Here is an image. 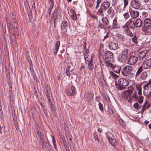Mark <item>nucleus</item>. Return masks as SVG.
I'll use <instances>...</instances> for the list:
<instances>
[{"label":"nucleus","mask_w":151,"mask_h":151,"mask_svg":"<svg viewBox=\"0 0 151 151\" xmlns=\"http://www.w3.org/2000/svg\"><path fill=\"white\" fill-rule=\"evenodd\" d=\"M135 27L136 28H139L141 27L142 24V22L139 19H137L135 22Z\"/></svg>","instance_id":"obj_29"},{"label":"nucleus","mask_w":151,"mask_h":151,"mask_svg":"<svg viewBox=\"0 0 151 151\" xmlns=\"http://www.w3.org/2000/svg\"><path fill=\"white\" fill-rule=\"evenodd\" d=\"M99 109L100 111H104V108L103 104L101 102H99Z\"/></svg>","instance_id":"obj_46"},{"label":"nucleus","mask_w":151,"mask_h":151,"mask_svg":"<svg viewBox=\"0 0 151 151\" xmlns=\"http://www.w3.org/2000/svg\"><path fill=\"white\" fill-rule=\"evenodd\" d=\"M144 26L147 28H151V20L148 18L145 19L144 21Z\"/></svg>","instance_id":"obj_19"},{"label":"nucleus","mask_w":151,"mask_h":151,"mask_svg":"<svg viewBox=\"0 0 151 151\" xmlns=\"http://www.w3.org/2000/svg\"><path fill=\"white\" fill-rule=\"evenodd\" d=\"M143 31L146 35H148L151 33V28L144 27L143 29Z\"/></svg>","instance_id":"obj_34"},{"label":"nucleus","mask_w":151,"mask_h":151,"mask_svg":"<svg viewBox=\"0 0 151 151\" xmlns=\"http://www.w3.org/2000/svg\"><path fill=\"white\" fill-rule=\"evenodd\" d=\"M142 66L145 69L150 68L151 67V58L145 60L142 64Z\"/></svg>","instance_id":"obj_7"},{"label":"nucleus","mask_w":151,"mask_h":151,"mask_svg":"<svg viewBox=\"0 0 151 151\" xmlns=\"http://www.w3.org/2000/svg\"><path fill=\"white\" fill-rule=\"evenodd\" d=\"M134 107L136 109H138L139 108L138 103H134Z\"/></svg>","instance_id":"obj_50"},{"label":"nucleus","mask_w":151,"mask_h":151,"mask_svg":"<svg viewBox=\"0 0 151 151\" xmlns=\"http://www.w3.org/2000/svg\"><path fill=\"white\" fill-rule=\"evenodd\" d=\"M118 84L116 85V87L118 90H122L124 89L125 87L128 86L129 83L126 79L121 78L118 80Z\"/></svg>","instance_id":"obj_2"},{"label":"nucleus","mask_w":151,"mask_h":151,"mask_svg":"<svg viewBox=\"0 0 151 151\" xmlns=\"http://www.w3.org/2000/svg\"><path fill=\"white\" fill-rule=\"evenodd\" d=\"M53 144H56V141L54 136H52Z\"/></svg>","instance_id":"obj_59"},{"label":"nucleus","mask_w":151,"mask_h":151,"mask_svg":"<svg viewBox=\"0 0 151 151\" xmlns=\"http://www.w3.org/2000/svg\"><path fill=\"white\" fill-rule=\"evenodd\" d=\"M54 146V147L55 150L56 151H58V148H57V146H56V144H53Z\"/></svg>","instance_id":"obj_64"},{"label":"nucleus","mask_w":151,"mask_h":151,"mask_svg":"<svg viewBox=\"0 0 151 151\" xmlns=\"http://www.w3.org/2000/svg\"><path fill=\"white\" fill-rule=\"evenodd\" d=\"M106 14L107 17H109L112 19L115 13L114 10L112 9L111 7L107 11Z\"/></svg>","instance_id":"obj_16"},{"label":"nucleus","mask_w":151,"mask_h":151,"mask_svg":"<svg viewBox=\"0 0 151 151\" xmlns=\"http://www.w3.org/2000/svg\"><path fill=\"white\" fill-rule=\"evenodd\" d=\"M121 72L122 76L131 81L135 79L136 72L130 65H127L123 67L121 70Z\"/></svg>","instance_id":"obj_1"},{"label":"nucleus","mask_w":151,"mask_h":151,"mask_svg":"<svg viewBox=\"0 0 151 151\" xmlns=\"http://www.w3.org/2000/svg\"><path fill=\"white\" fill-rule=\"evenodd\" d=\"M85 62L88 65V69L90 70H92L94 68V65L91 59V60L88 59L86 60Z\"/></svg>","instance_id":"obj_17"},{"label":"nucleus","mask_w":151,"mask_h":151,"mask_svg":"<svg viewBox=\"0 0 151 151\" xmlns=\"http://www.w3.org/2000/svg\"><path fill=\"white\" fill-rule=\"evenodd\" d=\"M94 56V54L93 53L92 54L91 56V58H89L88 59L89 60H91H91L92 61H93V58Z\"/></svg>","instance_id":"obj_62"},{"label":"nucleus","mask_w":151,"mask_h":151,"mask_svg":"<svg viewBox=\"0 0 151 151\" xmlns=\"http://www.w3.org/2000/svg\"><path fill=\"white\" fill-rule=\"evenodd\" d=\"M119 28V25L117 21V18H115L113 21L112 25V29H118Z\"/></svg>","instance_id":"obj_15"},{"label":"nucleus","mask_w":151,"mask_h":151,"mask_svg":"<svg viewBox=\"0 0 151 151\" xmlns=\"http://www.w3.org/2000/svg\"><path fill=\"white\" fill-rule=\"evenodd\" d=\"M60 45V42L59 41H58L56 42V43L54 49L55 51H54V55H56V53L58 52Z\"/></svg>","instance_id":"obj_30"},{"label":"nucleus","mask_w":151,"mask_h":151,"mask_svg":"<svg viewBox=\"0 0 151 151\" xmlns=\"http://www.w3.org/2000/svg\"><path fill=\"white\" fill-rule=\"evenodd\" d=\"M117 39L119 41L124 42L125 38L124 35L118 33L116 35Z\"/></svg>","instance_id":"obj_24"},{"label":"nucleus","mask_w":151,"mask_h":151,"mask_svg":"<svg viewBox=\"0 0 151 151\" xmlns=\"http://www.w3.org/2000/svg\"><path fill=\"white\" fill-rule=\"evenodd\" d=\"M94 138H95V140L96 141H98V142L99 141V139L98 138V135H95L94 136Z\"/></svg>","instance_id":"obj_58"},{"label":"nucleus","mask_w":151,"mask_h":151,"mask_svg":"<svg viewBox=\"0 0 151 151\" xmlns=\"http://www.w3.org/2000/svg\"><path fill=\"white\" fill-rule=\"evenodd\" d=\"M104 24H102V23L99 24V26L100 28L101 29L104 28Z\"/></svg>","instance_id":"obj_55"},{"label":"nucleus","mask_w":151,"mask_h":151,"mask_svg":"<svg viewBox=\"0 0 151 151\" xmlns=\"http://www.w3.org/2000/svg\"><path fill=\"white\" fill-rule=\"evenodd\" d=\"M106 136L109 143L112 145L115 146L117 145L116 139H114V135L111 133L109 132L106 133Z\"/></svg>","instance_id":"obj_4"},{"label":"nucleus","mask_w":151,"mask_h":151,"mask_svg":"<svg viewBox=\"0 0 151 151\" xmlns=\"http://www.w3.org/2000/svg\"><path fill=\"white\" fill-rule=\"evenodd\" d=\"M112 69L115 72L119 73L121 71V67L117 66H114Z\"/></svg>","instance_id":"obj_33"},{"label":"nucleus","mask_w":151,"mask_h":151,"mask_svg":"<svg viewBox=\"0 0 151 151\" xmlns=\"http://www.w3.org/2000/svg\"><path fill=\"white\" fill-rule=\"evenodd\" d=\"M110 6V3L107 1H105L103 2L101 5V7L104 11L106 10Z\"/></svg>","instance_id":"obj_23"},{"label":"nucleus","mask_w":151,"mask_h":151,"mask_svg":"<svg viewBox=\"0 0 151 151\" xmlns=\"http://www.w3.org/2000/svg\"><path fill=\"white\" fill-rule=\"evenodd\" d=\"M109 114L110 115H113L114 114L113 111L111 109H109Z\"/></svg>","instance_id":"obj_54"},{"label":"nucleus","mask_w":151,"mask_h":151,"mask_svg":"<svg viewBox=\"0 0 151 151\" xmlns=\"http://www.w3.org/2000/svg\"><path fill=\"white\" fill-rule=\"evenodd\" d=\"M128 0H124V9H125L126 6L128 5Z\"/></svg>","instance_id":"obj_49"},{"label":"nucleus","mask_w":151,"mask_h":151,"mask_svg":"<svg viewBox=\"0 0 151 151\" xmlns=\"http://www.w3.org/2000/svg\"><path fill=\"white\" fill-rule=\"evenodd\" d=\"M67 94L69 96H73L76 92V88L73 86H72L71 89H67L65 90Z\"/></svg>","instance_id":"obj_12"},{"label":"nucleus","mask_w":151,"mask_h":151,"mask_svg":"<svg viewBox=\"0 0 151 151\" xmlns=\"http://www.w3.org/2000/svg\"><path fill=\"white\" fill-rule=\"evenodd\" d=\"M70 65L68 66L66 70V73L67 76L69 77L70 76V72L72 73L73 69H70Z\"/></svg>","instance_id":"obj_36"},{"label":"nucleus","mask_w":151,"mask_h":151,"mask_svg":"<svg viewBox=\"0 0 151 151\" xmlns=\"http://www.w3.org/2000/svg\"><path fill=\"white\" fill-rule=\"evenodd\" d=\"M50 6L49 8L50 9H52L54 6V2H50Z\"/></svg>","instance_id":"obj_53"},{"label":"nucleus","mask_w":151,"mask_h":151,"mask_svg":"<svg viewBox=\"0 0 151 151\" xmlns=\"http://www.w3.org/2000/svg\"><path fill=\"white\" fill-rule=\"evenodd\" d=\"M134 90V89L132 86H130L128 87V90L125 91L122 94L123 96L127 99L130 97L131 95Z\"/></svg>","instance_id":"obj_5"},{"label":"nucleus","mask_w":151,"mask_h":151,"mask_svg":"<svg viewBox=\"0 0 151 151\" xmlns=\"http://www.w3.org/2000/svg\"><path fill=\"white\" fill-rule=\"evenodd\" d=\"M148 53V51L147 50H143L140 52L139 54V59L141 60H142L146 56L147 54Z\"/></svg>","instance_id":"obj_18"},{"label":"nucleus","mask_w":151,"mask_h":151,"mask_svg":"<svg viewBox=\"0 0 151 151\" xmlns=\"http://www.w3.org/2000/svg\"><path fill=\"white\" fill-rule=\"evenodd\" d=\"M113 54L111 51H107L106 52L105 54V57L106 58L109 59L113 58Z\"/></svg>","instance_id":"obj_25"},{"label":"nucleus","mask_w":151,"mask_h":151,"mask_svg":"<svg viewBox=\"0 0 151 151\" xmlns=\"http://www.w3.org/2000/svg\"><path fill=\"white\" fill-rule=\"evenodd\" d=\"M43 109V111H44L45 114L47 115V114L48 113H47V109L45 107V108L43 109Z\"/></svg>","instance_id":"obj_56"},{"label":"nucleus","mask_w":151,"mask_h":151,"mask_svg":"<svg viewBox=\"0 0 151 151\" xmlns=\"http://www.w3.org/2000/svg\"><path fill=\"white\" fill-rule=\"evenodd\" d=\"M49 102L51 110L52 111H55L56 110V108L54 106V104L52 103L51 100L50 101V102Z\"/></svg>","instance_id":"obj_42"},{"label":"nucleus","mask_w":151,"mask_h":151,"mask_svg":"<svg viewBox=\"0 0 151 151\" xmlns=\"http://www.w3.org/2000/svg\"><path fill=\"white\" fill-rule=\"evenodd\" d=\"M45 91V93L47 99L48 100L49 102L50 103V101H51V99L52 98V95L50 86H46Z\"/></svg>","instance_id":"obj_10"},{"label":"nucleus","mask_w":151,"mask_h":151,"mask_svg":"<svg viewBox=\"0 0 151 151\" xmlns=\"http://www.w3.org/2000/svg\"><path fill=\"white\" fill-rule=\"evenodd\" d=\"M64 146L65 147V148L66 150V151H69V148L68 146L67 145H64Z\"/></svg>","instance_id":"obj_57"},{"label":"nucleus","mask_w":151,"mask_h":151,"mask_svg":"<svg viewBox=\"0 0 151 151\" xmlns=\"http://www.w3.org/2000/svg\"><path fill=\"white\" fill-rule=\"evenodd\" d=\"M128 56L121 54H120L118 57V60L121 63L125 62L127 59Z\"/></svg>","instance_id":"obj_14"},{"label":"nucleus","mask_w":151,"mask_h":151,"mask_svg":"<svg viewBox=\"0 0 151 151\" xmlns=\"http://www.w3.org/2000/svg\"><path fill=\"white\" fill-rule=\"evenodd\" d=\"M105 65L109 68H113L114 65L111 63L109 61H106L105 63Z\"/></svg>","instance_id":"obj_38"},{"label":"nucleus","mask_w":151,"mask_h":151,"mask_svg":"<svg viewBox=\"0 0 151 151\" xmlns=\"http://www.w3.org/2000/svg\"><path fill=\"white\" fill-rule=\"evenodd\" d=\"M147 107L145 105H143L142 106V108L141 110V112L143 113L144 111L147 109Z\"/></svg>","instance_id":"obj_51"},{"label":"nucleus","mask_w":151,"mask_h":151,"mask_svg":"<svg viewBox=\"0 0 151 151\" xmlns=\"http://www.w3.org/2000/svg\"><path fill=\"white\" fill-rule=\"evenodd\" d=\"M68 24V23L67 21H63L62 22L61 24V29L62 31H63L64 29H66Z\"/></svg>","instance_id":"obj_28"},{"label":"nucleus","mask_w":151,"mask_h":151,"mask_svg":"<svg viewBox=\"0 0 151 151\" xmlns=\"http://www.w3.org/2000/svg\"><path fill=\"white\" fill-rule=\"evenodd\" d=\"M86 42H84V43L83 47L84 48V50H83V53L84 56V59L85 60H87L86 59L89 56V51L88 50H87L86 49Z\"/></svg>","instance_id":"obj_22"},{"label":"nucleus","mask_w":151,"mask_h":151,"mask_svg":"<svg viewBox=\"0 0 151 151\" xmlns=\"http://www.w3.org/2000/svg\"><path fill=\"white\" fill-rule=\"evenodd\" d=\"M126 24L128 26L132 29H134L135 27V23L132 21V19H129V20L127 22Z\"/></svg>","instance_id":"obj_21"},{"label":"nucleus","mask_w":151,"mask_h":151,"mask_svg":"<svg viewBox=\"0 0 151 151\" xmlns=\"http://www.w3.org/2000/svg\"><path fill=\"white\" fill-rule=\"evenodd\" d=\"M147 76V72L145 71L143 72L141 74L140 78L142 80L145 79Z\"/></svg>","instance_id":"obj_32"},{"label":"nucleus","mask_w":151,"mask_h":151,"mask_svg":"<svg viewBox=\"0 0 151 151\" xmlns=\"http://www.w3.org/2000/svg\"><path fill=\"white\" fill-rule=\"evenodd\" d=\"M143 86L144 95L147 97L151 96V82H149Z\"/></svg>","instance_id":"obj_3"},{"label":"nucleus","mask_w":151,"mask_h":151,"mask_svg":"<svg viewBox=\"0 0 151 151\" xmlns=\"http://www.w3.org/2000/svg\"><path fill=\"white\" fill-rule=\"evenodd\" d=\"M119 122L120 124L122 125V127H123L124 126L125 122L122 119H119Z\"/></svg>","instance_id":"obj_48"},{"label":"nucleus","mask_w":151,"mask_h":151,"mask_svg":"<svg viewBox=\"0 0 151 151\" xmlns=\"http://www.w3.org/2000/svg\"><path fill=\"white\" fill-rule=\"evenodd\" d=\"M137 38L136 35H134L132 38V42L135 44L137 43Z\"/></svg>","instance_id":"obj_43"},{"label":"nucleus","mask_w":151,"mask_h":151,"mask_svg":"<svg viewBox=\"0 0 151 151\" xmlns=\"http://www.w3.org/2000/svg\"><path fill=\"white\" fill-rule=\"evenodd\" d=\"M125 19L126 20V19H128L129 17V14L128 12L126 13L123 14Z\"/></svg>","instance_id":"obj_45"},{"label":"nucleus","mask_w":151,"mask_h":151,"mask_svg":"<svg viewBox=\"0 0 151 151\" xmlns=\"http://www.w3.org/2000/svg\"><path fill=\"white\" fill-rule=\"evenodd\" d=\"M143 97L142 96H139L138 99V101L140 103H142L143 102Z\"/></svg>","instance_id":"obj_47"},{"label":"nucleus","mask_w":151,"mask_h":151,"mask_svg":"<svg viewBox=\"0 0 151 151\" xmlns=\"http://www.w3.org/2000/svg\"><path fill=\"white\" fill-rule=\"evenodd\" d=\"M137 90L138 91V93L139 95H141L142 94V88L140 85H136V86Z\"/></svg>","instance_id":"obj_37"},{"label":"nucleus","mask_w":151,"mask_h":151,"mask_svg":"<svg viewBox=\"0 0 151 151\" xmlns=\"http://www.w3.org/2000/svg\"><path fill=\"white\" fill-rule=\"evenodd\" d=\"M39 138H40V143L41 145L47 142L48 140L47 137L41 132L38 131L37 132Z\"/></svg>","instance_id":"obj_6"},{"label":"nucleus","mask_w":151,"mask_h":151,"mask_svg":"<svg viewBox=\"0 0 151 151\" xmlns=\"http://www.w3.org/2000/svg\"><path fill=\"white\" fill-rule=\"evenodd\" d=\"M132 98H133L134 99H137V96L136 93H135L132 96Z\"/></svg>","instance_id":"obj_60"},{"label":"nucleus","mask_w":151,"mask_h":151,"mask_svg":"<svg viewBox=\"0 0 151 151\" xmlns=\"http://www.w3.org/2000/svg\"><path fill=\"white\" fill-rule=\"evenodd\" d=\"M40 104L42 108V109H43L45 108V105L43 103H42L41 102H40Z\"/></svg>","instance_id":"obj_63"},{"label":"nucleus","mask_w":151,"mask_h":151,"mask_svg":"<svg viewBox=\"0 0 151 151\" xmlns=\"http://www.w3.org/2000/svg\"><path fill=\"white\" fill-rule=\"evenodd\" d=\"M109 73L110 75L115 79H117L118 77L119 76L117 75L116 74L114 73L113 71H109Z\"/></svg>","instance_id":"obj_39"},{"label":"nucleus","mask_w":151,"mask_h":151,"mask_svg":"<svg viewBox=\"0 0 151 151\" xmlns=\"http://www.w3.org/2000/svg\"><path fill=\"white\" fill-rule=\"evenodd\" d=\"M122 29L123 31L125 32V30H127L129 29L128 26L126 24H125V25L122 26Z\"/></svg>","instance_id":"obj_44"},{"label":"nucleus","mask_w":151,"mask_h":151,"mask_svg":"<svg viewBox=\"0 0 151 151\" xmlns=\"http://www.w3.org/2000/svg\"><path fill=\"white\" fill-rule=\"evenodd\" d=\"M128 47L126 45H124L123 46V48L122 50L121 54L127 56L128 53Z\"/></svg>","instance_id":"obj_27"},{"label":"nucleus","mask_w":151,"mask_h":151,"mask_svg":"<svg viewBox=\"0 0 151 151\" xmlns=\"http://www.w3.org/2000/svg\"><path fill=\"white\" fill-rule=\"evenodd\" d=\"M130 13L131 17L133 18H137L139 15V12L134 10H130Z\"/></svg>","instance_id":"obj_20"},{"label":"nucleus","mask_w":151,"mask_h":151,"mask_svg":"<svg viewBox=\"0 0 151 151\" xmlns=\"http://www.w3.org/2000/svg\"><path fill=\"white\" fill-rule=\"evenodd\" d=\"M72 17L74 20H76L77 18L76 15H74L73 14L72 15Z\"/></svg>","instance_id":"obj_61"},{"label":"nucleus","mask_w":151,"mask_h":151,"mask_svg":"<svg viewBox=\"0 0 151 151\" xmlns=\"http://www.w3.org/2000/svg\"><path fill=\"white\" fill-rule=\"evenodd\" d=\"M109 47L111 50H116L119 48L118 43L114 42H111L109 44Z\"/></svg>","instance_id":"obj_11"},{"label":"nucleus","mask_w":151,"mask_h":151,"mask_svg":"<svg viewBox=\"0 0 151 151\" xmlns=\"http://www.w3.org/2000/svg\"><path fill=\"white\" fill-rule=\"evenodd\" d=\"M143 67H142V66H141L138 68L137 72L135 73V79L139 75V74L141 72H142L143 71Z\"/></svg>","instance_id":"obj_31"},{"label":"nucleus","mask_w":151,"mask_h":151,"mask_svg":"<svg viewBox=\"0 0 151 151\" xmlns=\"http://www.w3.org/2000/svg\"><path fill=\"white\" fill-rule=\"evenodd\" d=\"M131 5L132 8L138 9L140 7L141 4L138 0H132L131 2Z\"/></svg>","instance_id":"obj_8"},{"label":"nucleus","mask_w":151,"mask_h":151,"mask_svg":"<svg viewBox=\"0 0 151 151\" xmlns=\"http://www.w3.org/2000/svg\"><path fill=\"white\" fill-rule=\"evenodd\" d=\"M138 60V57L137 56H131L129 58L127 61V63L129 65H134L136 63Z\"/></svg>","instance_id":"obj_9"},{"label":"nucleus","mask_w":151,"mask_h":151,"mask_svg":"<svg viewBox=\"0 0 151 151\" xmlns=\"http://www.w3.org/2000/svg\"><path fill=\"white\" fill-rule=\"evenodd\" d=\"M103 24L105 25H107L109 24V22L108 20L106 17H103L101 20Z\"/></svg>","instance_id":"obj_35"},{"label":"nucleus","mask_w":151,"mask_h":151,"mask_svg":"<svg viewBox=\"0 0 151 151\" xmlns=\"http://www.w3.org/2000/svg\"><path fill=\"white\" fill-rule=\"evenodd\" d=\"M147 103H148V102L147 101H146L145 102L144 104L143 105H145V106H146L147 108V109L149 108L150 107V104H148V105H147Z\"/></svg>","instance_id":"obj_52"},{"label":"nucleus","mask_w":151,"mask_h":151,"mask_svg":"<svg viewBox=\"0 0 151 151\" xmlns=\"http://www.w3.org/2000/svg\"><path fill=\"white\" fill-rule=\"evenodd\" d=\"M125 33L126 34L130 37H132L133 36V35L132 33L131 32L129 29L127 30H125Z\"/></svg>","instance_id":"obj_41"},{"label":"nucleus","mask_w":151,"mask_h":151,"mask_svg":"<svg viewBox=\"0 0 151 151\" xmlns=\"http://www.w3.org/2000/svg\"><path fill=\"white\" fill-rule=\"evenodd\" d=\"M43 149H45L47 151H53L52 147L50 144L49 141L41 145Z\"/></svg>","instance_id":"obj_13"},{"label":"nucleus","mask_w":151,"mask_h":151,"mask_svg":"<svg viewBox=\"0 0 151 151\" xmlns=\"http://www.w3.org/2000/svg\"><path fill=\"white\" fill-rule=\"evenodd\" d=\"M104 11L103 9L101 7L98 10L97 12V14L99 15H101V16H104L103 12Z\"/></svg>","instance_id":"obj_40"},{"label":"nucleus","mask_w":151,"mask_h":151,"mask_svg":"<svg viewBox=\"0 0 151 151\" xmlns=\"http://www.w3.org/2000/svg\"><path fill=\"white\" fill-rule=\"evenodd\" d=\"M93 94L92 93H89L84 95V97L86 100L89 101L93 99Z\"/></svg>","instance_id":"obj_26"}]
</instances>
